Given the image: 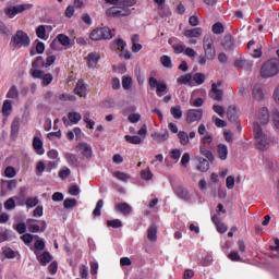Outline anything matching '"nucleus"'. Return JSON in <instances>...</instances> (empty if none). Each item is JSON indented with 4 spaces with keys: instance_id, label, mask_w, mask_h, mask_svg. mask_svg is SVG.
<instances>
[{
    "instance_id": "obj_23",
    "label": "nucleus",
    "mask_w": 279,
    "mask_h": 279,
    "mask_svg": "<svg viewBox=\"0 0 279 279\" xmlns=\"http://www.w3.org/2000/svg\"><path fill=\"white\" fill-rule=\"evenodd\" d=\"M117 213H121V215H124L128 217L132 213V206L128 203H119L116 205Z\"/></svg>"
},
{
    "instance_id": "obj_31",
    "label": "nucleus",
    "mask_w": 279,
    "mask_h": 279,
    "mask_svg": "<svg viewBox=\"0 0 279 279\" xmlns=\"http://www.w3.org/2000/svg\"><path fill=\"white\" fill-rule=\"evenodd\" d=\"M2 114L3 117H10L12 114V101L11 100H4L2 106Z\"/></svg>"
},
{
    "instance_id": "obj_2",
    "label": "nucleus",
    "mask_w": 279,
    "mask_h": 279,
    "mask_svg": "<svg viewBox=\"0 0 279 279\" xmlns=\"http://www.w3.org/2000/svg\"><path fill=\"white\" fill-rule=\"evenodd\" d=\"M279 73V59L274 58L267 60L260 68V77L267 80L269 77H276Z\"/></svg>"
},
{
    "instance_id": "obj_11",
    "label": "nucleus",
    "mask_w": 279,
    "mask_h": 279,
    "mask_svg": "<svg viewBox=\"0 0 279 279\" xmlns=\"http://www.w3.org/2000/svg\"><path fill=\"white\" fill-rule=\"evenodd\" d=\"M62 121L66 128H69V125H77L80 121H82V114L80 112L72 111L68 113V119L62 118Z\"/></svg>"
},
{
    "instance_id": "obj_6",
    "label": "nucleus",
    "mask_w": 279,
    "mask_h": 279,
    "mask_svg": "<svg viewBox=\"0 0 279 279\" xmlns=\"http://www.w3.org/2000/svg\"><path fill=\"white\" fill-rule=\"evenodd\" d=\"M125 47H128V44L122 38H118L111 44V49H118V51H121L120 58L131 60L132 53L129 50H125Z\"/></svg>"
},
{
    "instance_id": "obj_28",
    "label": "nucleus",
    "mask_w": 279,
    "mask_h": 279,
    "mask_svg": "<svg viewBox=\"0 0 279 279\" xmlns=\"http://www.w3.org/2000/svg\"><path fill=\"white\" fill-rule=\"evenodd\" d=\"M158 227L151 225L147 230L148 241H156L158 239Z\"/></svg>"
},
{
    "instance_id": "obj_40",
    "label": "nucleus",
    "mask_w": 279,
    "mask_h": 279,
    "mask_svg": "<svg viewBox=\"0 0 279 279\" xmlns=\"http://www.w3.org/2000/svg\"><path fill=\"white\" fill-rule=\"evenodd\" d=\"M192 80H193V75L189 73L185 75H181L179 78H177V82L178 84L183 85V84H191Z\"/></svg>"
},
{
    "instance_id": "obj_19",
    "label": "nucleus",
    "mask_w": 279,
    "mask_h": 279,
    "mask_svg": "<svg viewBox=\"0 0 279 279\" xmlns=\"http://www.w3.org/2000/svg\"><path fill=\"white\" fill-rule=\"evenodd\" d=\"M76 148L78 149V151H81V154L85 157V158H90V156H93V148L90 147V145L86 144V143H80Z\"/></svg>"
},
{
    "instance_id": "obj_27",
    "label": "nucleus",
    "mask_w": 279,
    "mask_h": 279,
    "mask_svg": "<svg viewBox=\"0 0 279 279\" xmlns=\"http://www.w3.org/2000/svg\"><path fill=\"white\" fill-rule=\"evenodd\" d=\"M64 158H65L66 162L70 165V167H77V165L80 163L77 156L73 155L71 153H65Z\"/></svg>"
},
{
    "instance_id": "obj_43",
    "label": "nucleus",
    "mask_w": 279,
    "mask_h": 279,
    "mask_svg": "<svg viewBox=\"0 0 279 279\" xmlns=\"http://www.w3.org/2000/svg\"><path fill=\"white\" fill-rule=\"evenodd\" d=\"M160 62H161L162 66H165L166 69L173 68V63L171 62V57H169V56H161Z\"/></svg>"
},
{
    "instance_id": "obj_25",
    "label": "nucleus",
    "mask_w": 279,
    "mask_h": 279,
    "mask_svg": "<svg viewBox=\"0 0 279 279\" xmlns=\"http://www.w3.org/2000/svg\"><path fill=\"white\" fill-rule=\"evenodd\" d=\"M217 154L220 160H228V146L226 144H218Z\"/></svg>"
},
{
    "instance_id": "obj_49",
    "label": "nucleus",
    "mask_w": 279,
    "mask_h": 279,
    "mask_svg": "<svg viewBox=\"0 0 279 279\" xmlns=\"http://www.w3.org/2000/svg\"><path fill=\"white\" fill-rule=\"evenodd\" d=\"M77 206V201L75 198H66L63 202V208H75Z\"/></svg>"
},
{
    "instance_id": "obj_57",
    "label": "nucleus",
    "mask_w": 279,
    "mask_h": 279,
    "mask_svg": "<svg viewBox=\"0 0 279 279\" xmlns=\"http://www.w3.org/2000/svg\"><path fill=\"white\" fill-rule=\"evenodd\" d=\"M4 174L7 178H14L16 175V169L12 166H8L4 170Z\"/></svg>"
},
{
    "instance_id": "obj_52",
    "label": "nucleus",
    "mask_w": 279,
    "mask_h": 279,
    "mask_svg": "<svg viewBox=\"0 0 279 279\" xmlns=\"http://www.w3.org/2000/svg\"><path fill=\"white\" fill-rule=\"evenodd\" d=\"M26 208H34V206H38V198L37 197H28L24 203Z\"/></svg>"
},
{
    "instance_id": "obj_8",
    "label": "nucleus",
    "mask_w": 279,
    "mask_h": 279,
    "mask_svg": "<svg viewBox=\"0 0 279 279\" xmlns=\"http://www.w3.org/2000/svg\"><path fill=\"white\" fill-rule=\"evenodd\" d=\"M107 16L113 17V19H121L122 16H130L132 14V10L124 8H118V7H111L106 11Z\"/></svg>"
},
{
    "instance_id": "obj_50",
    "label": "nucleus",
    "mask_w": 279,
    "mask_h": 279,
    "mask_svg": "<svg viewBox=\"0 0 279 279\" xmlns=\"http://www.w3.org/2000/svg\"><path fill=\"white\" fill-rule=\"evenodd\" d=\"M122 87L124 88V90H130L132 88V77L123 76Z\"/></svg>"
},
{
    "instance_id": "obj_32",
    "label": "nucleus",
    "mask_w": 279,
    "mask_h": 279,
    "mask_svg": "<svg viewBox=\"0 0 279 279\" xmlns=\"http://www.w3.org/2000/svg\"><path fill=\"white\" fill-rule=\"evenodd\" d=\"M253 97L257 101H263V99L265 98V94H263V89L260 88V86L256 85L253 88Z\"/></svg>"
},
{
    "instance_id": "obj_9",
    "label": "nucleus",
    "mask_w": 279,
    "mask_h": 279,
    "mask_svg": "<svg viewBox=\"0 0 279 279\" xmlns=\"http://www.w3.org/2000/svg\"><path fill=\"white\" fill-rule=\"evenodd\" d=\"M148 84L150 88H156L157 97H162V93L167 92V83H165L163 81L158 82V80L154 76L149 77Z\"/></svg>"
},
{
    "instance_id": "obj_54",
    "label": "nucleus",
    "mask_w": 279,
    "mask_h": 279,
    "mask_svg": "<svg viewBox=\"0 0 279 279\" xmlns=\"http://www.w3.org/2000/svg\"><path fill=\"white\" fill-rule=\"evenodd\" d=\"M80 185L73 184L69 187V194L72 195L73 197H77L80 195Z\"/></svg>"
},
{
    "instance_id": "obj_64",
    "label": "nucleus",
    "mask_w": 279,
    "mask_h": 279,
    "mask_svg": "<svg viewBox=\"0 0 279 279\" xmlns=\"http://www.w3.org/2000/svg\"><path fill=\"white\" fill-rule=\"evenodd\" d=\"M130 123H138L141 121V114L140 113H131L129 116Z\"/></svg>"
},
{
    "instance_id": "obj_60",
    "label": "nucleus",
    "mask_w": 279,
    "mask_h": 279,
    "mask_svg": "<svg viewBox=\"0 0 279 279\" xmlns=\"http://www.w3.org/2000/svg\"><path fill=\"white\" fill-rule=\"evenodd\" d=\"M45 169H47V166H45V162L38 161L36 166L37 175H43V173L45 172Z\"/></svg>"
},
{
    "instance_id": "obj_29",
    "label": "nucleus",
    "mask_w": 279,
    "mask_h": 279,
    "mask_svg": "<svg viewBox=\"0 0 279 279\" xmlns=\"http://www.w3.org/2000/svg\"><path fill=\"white\" fill-rule=\"evenodd\" d=\"M99 58L101 57L97 52L89 53L87 56L88 66H97V62H99Z\"/></svg>"
},
{
    "instance_id": "obj_14",
    "label": "nucleus",
    "mask_w": 279,
    "mask_h": 279,
    "mask_svg": "<svg viewBox=\"0 0 279 279\" xmlns=\"http://www.w3.org/2000/svg\"><path fill=\"white\" fill-rule=\"evenodd\" d=\"M255 123H258V125H267L269 123V109L266 107L262 108L257 116V121Z\"/></svg>"
},
{
    "instance_id": "obj_63",
    "label": "nucleus",
    "mask_w": 279,
    "mask_h": 279,
    "mask_svg": "<svg viewBox=\"0 0 279 279\" xmlns=\"http://www.w3.org/2000/svg\"><path fill=\"white\" fill-rule=\"evenodd\" d=\"M213 121H214L216 128H226V125H228V123H226V121H223L215 116L213 117Z\"/></svg>"
},
{
    "instance_id": "obj_36",
    "label": "nucleus",
    "mask_w": 279,
    "mask_h": 279,
    "mask_svg": "<svg viewBox=\"0 0 279 279\" xmlns=\"http://www.w3.org/2000/svg\"><path fill=\"white\" fill-rule=\"evenodd\" d=\"M57 40L62 45V47H69V45H71V38L64 34H59L57 36Z\"/></svg>"
},
{
    "instance_id": "obj_48",
    "label": "nucleus",
    "mask_w": 279,
    "mask_h": 279,
    "mask_svg": "<svg viewBox=\"0 0 279 279\" xmlns=\"http://www.w3.org/2000/svg\"><path fill=\"white\" fill-rule=\"evenodd\" d=\"M271 117H272L274 126L276 128V130H279V110L274 109L271 112Z\"/></svg>"
},
{
    "instance_id": "obj_44",
    "label": "nucleus",
    "mask_w": 279,
    "mask_h": 279,
    "mask_svg": "<svg viewBox=\"0 0 279 279\" xmlns=\"http://www.w3.org/2000/svg\"><path fill=\"white\" fill-rule=\"evenodd\" d=\"M34 221H35L34 219L27 220L28 232H33V233L40 232V226L34 225Z\"/></svg>"
},
{
    "instance_id": "obj_20",
    "label": "nucleus",
    "mask_w": 279,
    "mask_h": 279,
    "mask_svg": "<svg viewBox=\"0 0 279 279\" xmlns=\"http://www.w3.org/2000/svg\"><path fill=\"white\" fill-rule=\"evenodd\" d=\"M196 160L198 162L197 169L202 173H206V171H208V169H210V160L204 159L203 157H196Z\"/></svg>"
},
{
    "instance_id": "obj_30",
    "label": "nucleus",
    "mask_w": 279,
    "mask_h": 279,
    "mask_svg": "<svg viewBox=\"0 0 279 279\" xmlns=\"http://www.w3.org/2000/svg\"><path fill=\"white\" fill-rule=\"evenodd\" d=\"M27 192V187H21L17 196H15V199L19 204V206H25V193Z\"/></svg>"
},
{
    "instance_id": "obj_61",
    "label": "nucleus",
    "mask_w": 279,
    "mask_h": 279,
    "mask_svg": "<svg viewBox=\"0 0 279 279\" xmlns=\"http://www.w3.org/2000/svg\"><path fill=\"white\" fill-rule=\"evenodd\" d=\"M21 240L23 241V243H25L26 245H29V243H32V241H34V235L32 233H26L23 234L21 236Z\"/></svg>"
},
{
    "instance_id": "obj_16",
    "label": "nucleus",
    "mask_w": 279,
    "mask_h": 279,
    "mask_svg": "<svg viewBox=\"0 0 279 279\" xmlns=\"http://www.w3.org/2000/svg\"><path fill=\"white\" fill-rule=\"evenodd\" d=\"M174 193L180 199H183L184 202H191V194H189V190L184 189V186H177L174 189Z\"/></svg>"
},
{
    "instance_id": "obj_7",
    "label": "nucleus",
    "mask_w": 279,
    "mask_h": 279,
    "mask_svg": "<svg viewBox=\"0 0 279 279\" xmlns=\"http://www.w3.org/2000/svg\"><path fill=\"white\" fill-rule=\"evenodd\" d=\"M203 34L204 29L202 27L185 29L183 32V36H185V38H190L189 45H197V39L195 38H202Z\"/></svg>"
},
{
    "instance_id": "obj_22",
    "label": "nucleus",
    "mask_w": 279,
    "mask_h": 279,
    "mask_svg": "<svg viewBox=\"0 0 279 279\" xmlns=\"http://www.w3.org/2000/svg\"><path fill=\"white\" fill-rule=\"evenodd\" d=\"M227 117L231 123H236V121H239V114L236 113V106L231 105L228 107Z\"/></svg>"
},
{
    "instance_id": "obj_58",
    "label": "nucleus",
    "mask_w": 279,
    "mask_h": 279,
    "mask_svg": "<svg viewBox=\"0 0 279 279\" xmlns=\"http://www.w3.org/2000/svg\"><path fill=\"white\" fill-rule=\"evenodd\" d=\"M43 82H41V86H49V84L51 82H53V75L51 74H45L43 77H41Z\"/></svg>"
},
{
    "instance_id": "obj_10",
    "label": "nucleus",
    "mask_w": 279,
    "mask_h": 279,
    "mask_svg": "<svg viewBox=\"0 0 279 279\" xmlns=\"http://www.w3.org/2000/svg\"><path fill=\"white\" fill-rule=\"evenodd\" d=\"M204 117V110L202 109H189L186 112L185 121L186 123H195L197 121H202Z\"/></svg>"
},
{
    "instance_id": "obj_34",
    "label": "nucleus",
    "mask_w": 279,
    "mask_h": 279,
    "mask_svg": "<svg viewBox=\"0 0 279 279\" xmlns=\"http://www.w3.org/2000/svg\"><path fill=\"white\" fill-rule=\"evenodd\" d=\"M193 82H195V84H197L198 86H202V84H204L206 82V74L204 73H195L192 76Z\"/></svg>"
},
{
    "instance_id": "obj_21",
    "label": "nucleus",
    "mask_w": 279,
    "mask_h": 279,
    "mask_svg": "<svg viewBox=\"0 0 279 279\" xmlns=\"http://www.w3.org/2000/svg\"><path fill=\"white\" fill-rule=\"evenodd\" d=\"M221 45L226 51L234 49V38L232 35H226L221 40Z\"/></svg>"
},
{
    "instance_id": "obj_56",
    "label": "nucleus",
    "mask_w": 279,
    "mask_h": 279,
    "mask_svg": "<svg viewBox=\"0 0 279 279\" xmlns=\"http://www.w3.org/2000/svg\"><path fill=\"white\" fill-rule=\"evenodd\" d=\"M34 247L35 252H43V250H45V240L39 239L35 241Z\"/></svg>"
},
{
    "instance_id": "obj_24",
    "label": "nucleus",
    "mask_w": 279,
    "mask_h": 279,
    "mask_svg": "<svg viewBox=\"0 0 279 279\" xmlns=\"http://www.w3.org/2000/svg\"><path fill=\"white\" fill-rule=\"evenodd\" d=\"M151 138H154L156 143H165V141H169V131L166 129L162 134L155 132L151 134Z\"/></svg>"
},
{
    "instance_id": "obj_47",
    "label": "nucleus",
    "mask_w": 279,
    "mask_h": 279,
    "mask_svg": "<svg viewBox=\"0 0 279 279\" xmlns=\"http://www.w3.org/2000/svg\"><path fill=\"white\" fill-rule=\"evenodd\" d=\"M101 208H104V199H99L93 211L94 217H101Z\"/></svg>"
},
{
    "instance_id": "obj_51",
    "label": "nucleus",
    "mask_w": 279,
    "mask_h": 279,
    "mask_svg": "<svg viewBox=\"0 0 279 279\" xmlns=\"http://www.w3.org/2000/svg\"><path fill=\"white\" fill-rule=\"evenodd\" d=\"M211 32L217 35L223 34V24L220 22L215 23L211 27Z\"/></svg>"
},
{
    "instance_id": "obj_59",
    "label": "nucleus",
    "mask_w": 279,
    "mask_h": 279,
    "mask_svg": "<svg viewBox=\"0 0 279 279\" xmlns=\"http://www.w3.org/2000/svg\"><path fill=\"white\" fill-rule=\"evenodd\" d=\"M141 175L143 180H151L154 178V174L149 169L142 170Z\"/></svg>"
},
{
    "instance_id": "obj_18",
    "label": "nucleus",
    "mask_w": 279,
    "mask_h": 279,
    "mask_svg": "<svg viewBox=\"0 0 279 279\" xmlns=\"http://www.w3.org/2000/svg\"><path fill=\"white\" fill-rule=\"evenodd\" d=\"M86 90H87L86 83H84L83 80H78L74 88L75 95H78V97H86Z\"/></svg>"
},
{
    "instance_id": "obj_41",
    "label": "nucleus",
    "mask_w": 279,
    "mask_h": 279,
    "mask_svg": "<svg viewBox=\"0 0 279 279\" xmlns=\"http://www.w3.org/2000/svg\"><path fill=\"white\" fill-rule=\"evenodd\" d=\"M7 98L8 99H19V89L16 88L15 85L11 86V88L7 93Z\"/></svg>"
},
{
    "instance_id": "obj_46",
    "label": "nucleus",
    "mask_w": 279,
    "mask_h": 279,
    "mask_svg": "<svg viewBox=\"0 0 279 279\" xmlns=\"http://www.w3.org/2000/svg\"><path fill=\"white\" fill-rule=\"evenodd\" d=\"M53 62H56V56L48 54V57L46 58V61L41 62V68L48 69V66H51V64H53Z\"/></svg>"
},
{
    "instance_id": "obj_35",
    "label": "nucleus",
    "mask_w": 279,
    "mask_h": 279,
    "mask_svg": "<svg viewBox=\"0 0 279 279\" xmlns=\"http://www.w3.org/2000/svg\"><path fill=\"white\" fill-rule=\"evenodd\" d=\"M36 36L37 38H40V40H47V28L45 25H39L36 28Z\"/></svg>"
},
{
    "instance_id": "obj_13",
    "label": "nucleus",
    "mask_w": 279,
    "mask_h": 279,
    "mask_svg": "<svg viewBox=\"0 0 279 279\" xmlns=\"http://www.w3.org/2000/svg\"><path fill=\"white\" fill-rule=\"evenodd\" d=\"M34 254L38 260V263H40V265H43L44 267H46V265H49V263H51V260H53V256H51V253L49 252H44L43 254H40V252L38 251H34Z\"/></svg>"
},
{
    "instance_id": "obj_38",
    "label": "nucleus",
    "mask_w": 279,
    "mask_h": 279,
    "mask_svg": "<svg viewBox=\"0 0 279 279\" xmlns=\"http://www.w3.org/2000/svg\"><path fill=\"white\" fill-rule=\"evenodd\" d=\"M20 128H21V122H19V119L13 120L11 124V136H19Z\"/></svg>"
},
{
    "instance_id": "obj_15",
    "label": "nucleus",
    "mask_w": 279,
    "mask_h": 279,
    "mask_svg": "<svg viewBox=\"0 0 279 279\" xmlns=\"http://www.w3.org/2000/svg\"><path fill=\"white\" fill-rule=\"evenodd\" d=\"M236 69H243L244 71H252L254 66V61L247 59H240L234 62Z\"/></svg>"
},
{
    "instance_id": "obj_17",
    "label": "nucleus",
    "mask_w": 279,
    "mask_h": 279,
    "mask_svg": "<svg viewBox=\"0 0 279 279\" xmlns=\"http://www.w3.org/2000/svg\"><path fill=\"white\" fill-rule=\"evenodd\" d=\"M209 97L215 101H223V90L217 88V85H211Z\"/></svg>"
},
{
    "instance_id": "obj_5",
    "label": "nucleus",
    "mask_w": 279,
    "mask_h": 279,
    "mask_svg": "<svg viewBox=\"0 0 279 279\" xmlns=\"http://www.w3.org/2000/svg\"><path fill=\"white\" fill-rule=\"evenodd\" d=\"M90 40H110L112 38V31L108 27L96 28L89 35Z\"/></svg>"
},
{
    "instance_id": "obj_4",
    "label": "nucleus",
    "mask_w": 279,
    "mask_h": 279,
    "mask_svg": "<svg viewBox=\"0 0 279 279\" xmlns=\"http://www.w3.org/2000/svg\"><path fill=\"white\" fill-rule=\"evenodd\" d=\"M11 43L14 49H21V47H29L32 40L29 39L27 33L23 31H17L13 36Z\"/></svg>"
},
{
    "instance_id": "obj_3",
    "label": "nucleus",
    "mask_w": 279,
    "mask_h": 279,
    "mask_svg": "<svg viewBox=\"0 0 279 279\" xmlns=\"http://www.w3.org/2000/svg\"><path fill=\"white\" fill-rule=\"evenodd\" d=\"M203 49L207 60H215L217 50L215 49V40L210 35H205L203 38Z\"/></svg>"
},
{
    "instance_id": "obj_39",
    "label": "nucleus",
    "mask_w": 279,
    "mask_h": 279,
    "mask_svg": "<svg viewBox=\"0 0 279 279\" xmlns=\"http://www.w3.org/2000/svg\"><path fill=\"white\" fill-rule=\"evenodd\" d=\"M178 137H179V141H180V144L185 146V145H189L190 143V140H189V134L184 131H180L178 133Z\"/></svg>"
},
{
    "instance_id": "obj_37",
    "label": "nucleus",
    "mask_w": 279,
    "mask_h": 279,
    "mask_svg": "<svg viewBox=\"0 0 279 279\" xmlns=\"http://www.w3.org/2000/svg\"><path fill=\"white\" fill-rule=\"evenodd\" d=\"M199 151H201L202 156H205V158H207V160H209V162H213L215 160V156L213 155V151L206 149V147L201 146Z\"/></svg>"
},
{
    "instance_id": "obj_62",
    "label": "nucleus",
    "mask_w": 279,
    "mask_h": 279,
    "mask_svg": "<svg viewBox=\"0 0 279 279\" xmlns=\"http://www.w3.org/2000/svg\"><path fill=\"white\" fill-rule=\"evenodd\" d=\"M3 184H7V189L9 191H14V189H16L19 182H16V180H10V181H4Z\"/></svg>"
},
{
    "instance_id": "obj_55",
    "label": "nucleus",
    "mask_w": 279,
    "mask_h": 279,
    "mask_svg": "<svg viewBox=\"0 0 279 279\" xmlns=\"http://www.w3.org/2000/svg\"><path fill=\"white\" fill-rule=\"evenodd\" d=\"M213 110L214 112H216V114H218L219 117L223 118L226 117V109H223V107L219 106V105H214L213 106Z\"/></svg>"
},
{
    "instance_id": "obj_26",
    "label": "nucleus",
    "mask_w": 279,
    "mask_h": 279,
    "mask_svg": "<svg viewBox=\"0 0 279 279\" xmlns=\"http://www.w3.org/2000/svg\"><path fill=\"white\" fill-rule=\"evenodd\" d=\"M33 147L39 156H43L45 154V148H43V140L39 137H34L33 138Z\"/></svg>"
},
{
    "instance_id": "obj_12",
    "label": "nucleus",
    "mask_w": 279,
    "mask_h": 279,
    "mask_svg": "<svg viewBox=\"0 0 279 279\" xmlns=\"http://www.w3.org/2000/svg\"><path fill=\"white\" fill-rule=\"evenodd\" d=\"M29 9V4H20L15 7H9L5 10V14L9 16V19H14L16 14H21L25 12V10Z\"/></svg>"
},
{
    "instance_id": "obj_1",
    "label": "nucleus",
    "mask_w": 279,
    "mask_h": 279,
    "mask_svg": "<svg viewBox=\"0 0 279 279\" xmlns=\"http://www.w3.org/2000/svg\"><path fill=\"white\" fill-rule=\"evenodd\" d=\"M253 132L256 147L260 150L267 149L269 147V143H271V138L263 132V128L258 122L253 123Z\"/></svg>"
},
{
    "instance_id": "obj_33",
    "label": "nucleus",
    "mask_w": 279,
    "mask_h": 279,
    "mask_svg": "<svg viewBox=\"0 0 279 279\" xmlns=\"http://www.w3.org/2000/svg\"><path fill=\"white\" fill-rule=\"evenodd\" d=\"M124 138L125 142L131 143V145H141V143H143V138H141V136L137 135H125Z\"/></svg>"
},
{
    "instance_id": "obj_42",
    "label": "nucleus",
    "mask_w": 279,
    "mask_h": 279,
    "mask_svg": "<svg viewBox=\"0 0 279 279\" xmlns=\"http://www.w3.org/2000/svg\"><path fill=\"white\" fill-rule=\"evenodd\" d=\"M170 113L173 119H182V108L180 106L171 107Z\"/></svg>"
},
{
    "instance_id": "obj_53",
    "label": "nucleus",
    "mask_w": 279,
    "mask_h": 279,
    "mask_svg": "<svg viewBox=\"0 0 279 279\" xmlns=\"http://www.w3.org/2000/svg\"><path fill=\"white\" fill-rule=\"evenodd\" d=\"M107 226L108 228H122L123 222H121V220L119 219H113V220H108Z\"/></svg>"
},
{
    "instance_id": "obj_45",
    "label": "nucleus",
    "mask_w": 279,
    "mask_h": 279,
    "mask_svg": "<svg viewBox=\"0 0 279 279\" xmlns=\"http://www.w3.org/2000/svg\"><path fill=\"white\" fill-rule=\"evenodd\" d=\"M113 178L121 180V182H128L130 180V174L121 171L113 172Z\"/></svg>"
}]
</instances>
